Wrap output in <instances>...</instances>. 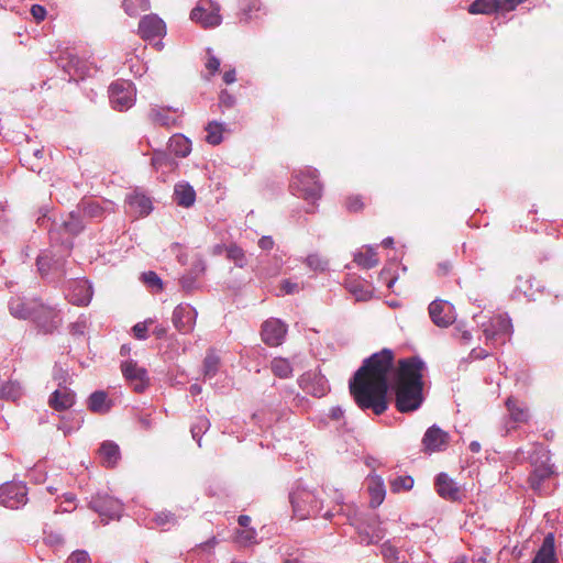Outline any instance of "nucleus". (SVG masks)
I'll return each mask as SVG.
<instances>
[{"label":"nucleus","mask_w":563,"mask_h":563,"mask_svg":"<svg viewBox=\"0 0 563 563\" xmlns=\"http://www.w3.org/2000/svg\"><path fill=\"white\" fill-rule=\"evenodd\" d=\"M31 14L37 21H43L46 16V9L40 4H33L31 7Z\"/></svg>","instance_id":"obj_58"},{"label":"nucleus","mask_w":563,"mask_h":563,"mask_svg":"<svg viewBox=\"0 0 563 563\" xmlns=\"http://www.w3.org/2000/svg\"><path fill=\"white\" fill-rule=\"evenodd\" d=\"M274 245V241L271 236H263L258 241V246L262 250H271Z\"/></svg>","instance_id":"obj_64"},{"label":"nucleus","mask_w":563,"mask_h":563,"mask_svg":"<svg viewBox=\"0 0 563 563\" xmlns=\"http://www.w3.org/2000/svg\"><path fill=\"white\" fill-rule=\"evenodd\" d=\"M98 455L101 464L106 467H113L121 459L120 448L113 441L102 442Z\"/></svg>","instance_id":"obj_25"},{"label":"nucleus","mask_w":563,"mask_h":563,"mask_svg":"<svg viewBox=\"0 0 563 563\" xmlns=\"http://www.w3.org/2000/svg\"><path fill=\"white\" fill-rule=\"evenodd\" d=\"M66 299L76 306H86L92 297V287L86 279L75 278L64 287Z\"/></svg>","instance_id":"obj_12"},{"label":"nucleus","mask_w":563,"mask_h":563,"mask_svg":"<svg viewBox=\"0 0 563 563\" xmlns=\"http://www.w3.org/2000/svg\"><path fill=\"white\" fill-rule=\"evenodd\" d=\"M169 150L176 156L186 157L191 152V142L181 134H175L169 140Z\"/></svg>","instance_id":"obj_32"},{"label":"nucleus","mask_w":563,"mask_h":563,"mask_svg":"<svg viewBox=\"0 0 563 563\" xmlns=\"http://www.w3.org/2000/svg\"><path fill=\"white\" fill-rule=\"evenodd\" d=\"M150 0H124L123 8L126 14L130 16H136L140 12L147 11L150 9Z\"/></svg>","instance_id":"obj_39"},{"label":"nucleus","mask_w":563,"mask_h":563,"mask_svg":"<svg viewBox=\"0 0 563 563\" xmlns=\"http://www.w3.org/2000/svg\"><path fill=\"white\" fill-rule=\"evenodd\" d=\"M23 395V388L18 382L5 380L1 385L0 399L16 401Z\"/></svg>","instance_id":"obj_34"},{"label":"nucleus","mask_w":563,"mask_h":563,"mask_svg":"<svg viewBox=\"0 0 563 563\" xmlns=\"http://www.w3.org/2000/svg\"><path fill=\"white\" fill-rule=\"evenodd\" d=\"M170 164V158L165 152L155 151L152 157V165L154 168H159L164 165Z\"/></svg>","instance_id":"obj_49"},{"label":"nucleus","mask_w":563,"mask_h":563,"mask_svg":"<svg viewBox=\"0 0 563 563\" xmlns=\"http://www.w3.org/2000/svg\"><path fill=\"white\" fill-rule=\"evenodd\" d=\"M289 500L292 506L295 517L305 520L311 516L319 514L322 509L320 501L313 492L297 487L289 494Z\"/></svg>","instance_id":"obj_5"},{"label":"nucleus","mask_w":563,"mask_h":563,"mask_svg":"<svg viewBox=\"0 0 563 563\" xmlns=\"http://www.w3.org/2000/svg\"><path fill=\"white\" fill-rule=\"evenodd\" d=\"M153 319H146L145 321L143 322H139L136 323L132 330H133V334L134 336L137 339V340H145L147 338V331H148V327L151 324H153Z\"/></svg>","instance_id":"obj_46"},{"label":"nucleus","mask_w":563,"mask_h":563,"mask_svg":"<svg viewBox=\"0 0 563 563\" xmlns=\"http://www.w3.org/2000/svg\"><path fill=\"white\" fill-rule=\"evenodd\" d=\"M551 474H552V470L549 465H541V466L536 467L529 476L530 486L534 490L540 489L542 482L545 478L550 477Z\"/></svg>","instance_id":"obj_36"},{"label":"nucleus","mask_w":563,"mask_h":563,"mask_svg":"<svg viewBox=\"0 0 563 563\" xmlns=\"http://www.w3.org/2000/svg\"><path fill=\"white\" fill-rule=\"evenodd\" d=\"M333 500L335 506L328 509L323 514V518L332 520L336 516L345 517L346 522L355 528L362 544L377 543L385 537L386 530L376 515L361 514L354 505L344 504L343 495L338 490L334 492Z\"/></svg>","instance_id":"obj_2"},{"label":"nucleus","mask_w":563,"mask_h":563,"mask_svg":"<svg viewBox=\"0 0 563 563\" xmlns=\"http://www.w3.org/2000/svg\"><path fill=\"white\" fill-rule=\"evenodd\" d=\"M142 280L151 288H156L157 290L163 289V283L158 275L154 272H146L142 274Z\"/></svg>","instance_id":"obj_47"},{"label":"nucleus","mask_w":563,"mask_h":563,"mask_svg":"<svg viewBox=\"0 0 563 563\" xmlns=\"http://www.w3.org/2000/svg\"><path fill=\"white\" fill-rule=\"evenodd\" d=\"M454 336L461 339L464 343H468L472 340V333L462 324H457L454 328Z\"/></svg>","instance_id":"obj_56"},{"label":"nucleus","mask_w":563,"mask_h":563,"mask_svg":"<svg viewBox=\"0 0 563 563\" xmlns=\"http://www.w3.org/2000/svg\"><path fill=\"white\" fill-rule=\"evenodd\" d=\"M86 329V320L79 319L70 324V333L74 335H82Z\"/></svg>","instance_id":"obj_60"},{"label":"nucleus","mask_w":563,"mask_h":563,"mask_svg":"<svg viewBox=\"0 0 563 563\" xmlns=\"http://www.w3.org/2000/svg\"><path fill=\"white\" fill-rule=\"evenodd\" d=\"M219 364L220 358L213 353H208L203 361L205 378H212L219 369Z\"/></svg>","instance_id":"obj_41"},{"label":"nucleus","mask_w":563,"mask_h":563,"mask_svg":"<svg viewBox=\"0 0 563 563\" xmlns=\"http://www.w3.org/2000/svg\"><path fill=\"white\" fill-rule=\"evenodd\" d=\"M190 19L203 27H214L221 24L220 5L212 0H199L191 10Z\"/></svg>","instance_id":"obj_8"},{"label":"nucleus","mask_w":563,"mask_h":563,"mask_svg":"<svg viewBox=\"0 0 563 563\" xmlns=\"http://www.w3.org/2000/svg\"><path fill=\"white\" fill-rule=\"evenodd\" d=\"M531 563H558L553 533H548L544 537L543 542Z\"/></svg>","instance_id":"obj_24"},{"label":"nucleus","mask_w":563,"mask_h":563,"mask_svg":"<svg viewBox=\"0 0 563 563\" xmlns=\"http://www.w3.org/2000/svg\"><path fill=\"white\" fill-rule=\"evenodd\" d=\"M205 271H206L205 261L202 258H198L194 262L190 274H192L194 276H196L198 278L200 275H202L205 273Z\"/></svg>","instance_id":"obj_59"},{"label":"nucleus","mask_w":563,"mask_h":563,"mask_svg":"<svg viewBox=\"0 0 563 563\" xmlns=\"http://www.w3.org/2000/svg\"><path fill=\"white\" fill-rule=\"evenodd\" d=\"M239 541L243 544H252L256 542V531L253 528H247L239 533Z\"/></svg>","instance_id":"obj_51"},{"label":"nucleus","mask_w":563,"mask_h":563,"mask_svg":"<svg viewBox=\"0 0 563 563\" xmlns=\"http://www.w3.org/2000/svg\"><path fill=\"white\" fill-rule=\"evenodd\" d=\"M66 563H90L89 554L84 550L74 551Z\"/></svg>","instance_id":"obj_50"},{"label":"nucleus","mask_w":563,"mask_h":563,"mask_svg":"<svg viewBox=\"0 0 563 563\" xmlns=\"http://www.w3.org/2000/svg\"><path fill=\"white\" fill-rule=\"evenodd\" d=\"M84 422V417L80 413L69 412L60 418V422L57 426L58 430L63 431L65 435L78 430Z\"/></svg>","instance_id":"obj_33"},{"label":"nucleus","mask_w":563,"mask_h":563,"mask_svg":"<svg viewBox=\"0 0 563 563\" xmlns=\"http://www.w3.org/2000/svg\"><path fill=\"white\" fill-rule=\"evenodd\" d=\"M287 327L279 319H268L262 325V339L269 346H278L283 343Z\"/></svg>","instance_id":"obj_19"},{"label":"nucleus","mask_w":563,"mask_h":563,"mask_svg":"<svg viewBox=\"0 0 563 563\" xmlns=\"http://www.w3.org/2000/svg\"><path fill=\"white\" fill-rule=\"evenodd\" d=\"M89 506L92 510L98 512L100 517L107 519H119L123 511L122 503L108 494L98 493L92 496Z\"/></svg>","instance_id":"obj_11"},{"label":"nucleus","mask_w":563,"mask_h":563,"mask_svg":"<svg viewBox=\"0 0 563 563\" xmlns=\"http://www.w3.org/2000/svg\"><path fill=\"white\" fill-rule=\"evenodd\" d=\"M450 435L437 424L431 426L422 438L423 450L428 453L444 451L449 444Z\"/></svg>","instance_id":"obj_18"},{"label":"nucleus","mask_w":563,"mask_h":563,"mask_svg":"<svg viewBox=\"0 0 563 563\" xmlns=\"http://www.w3.org/2000/svg\"><path fill=\"white\" fill-rule=\"evenodd\" d=\"M428 311L430 319L439 328H448L456 319L454 306L446 300H433L429 305Z\"/></svg>","instance_id":"obj_13"},{"label":"nucleus","mask_w":563,"mask_h":563,"mask_svg":"<svg viewBox=\"0 0 563 563\" xmlns=\"http://www.w3.org/2000/svg\"><path fill=\"white\" fill-rule=\"evenodd\" d=\"M224 131L223 124L218 123L217 121L210 122L206 128V141L209 144L218 145L222 142V133Z\"/></svg>","instance_id":"obj_38"},{"label":"nucleus","mask_w":563,"mask_h":563,"mask_svg":"<svg viewBox=\"0 0 563 563\" xmlns=\"http://www.w3.org/2000/svg\"><path fill=\"white\" fill-rule=\"evenodd\" d=\"M434 485L439 496L444 499L457 501L463 496L460 486L446 473H440Z\"/></svg>","instance_id":"obj_21"},{"label":"nucleus","mask_w":563,"mask_h":563,"mask_svg":"<svg viewBox=\"0 0 563 563\" xmlns=\"http://www.w3.org/2000/svg\"><path fill=\"white\" fill-rule=\"evenodd\" d=\"M196 279H197V277L190 273L187 275H184L180 278V285H181L183 289L186 290L187 292L192 291L196 288Z\"/></svg>","instance_id":"obj_54"},{"label":"nucleus","mask_w":563,"mask_h":563,"mask_svg":"<svg viewBox=\"0 0 563 563\" xmlns=\"http://www.w3.org/2000/svg\"><path fill=\"white\" fill-rule=\"evenodd\" d=\"M354 262L362 268L375 267L379 260L376 249L371 245H365L354 254Z\"/></svg>","instance_id":"obj_30"},{"label":"nucleus","mask_w":563,"mask_h":563,"mask_svg":"<svg viewBox=\"0 0 563 563\" xmlns=\"http://www.w3.org/2000/svg\"><path fill=\"white\" fill-rule=\"evenodd\" d=\"M87 406L90 411L102 415L111 409L112 401L108 398L106 391L96 390L89 396Z\"/></svg>","instance_id":"obj_29"},{"label":"nucleus","mask_w":563,"mask_h":563,"mask_svg":"<svg viewBox=\"0 0 563 563\" xmlns=\"http://www.w3.org/2000/svg\"><path fill=\"white\" fill-rule=\"evenodd\" d=\"M123 377L136 393H143L150 385L147 371L130 360L121 364Z\"/></svg>","instance_id":"obj_14"},{"label":"nucleus","mask_w":563,"mask_h":563,"mask_svg":"<svg viewBox=\"0 0 563 563\" xmlns=\"http://www.w3.org/2000/svg\"><path fill=\"white\" fill-rule=\"evenodd\" d=\"M197 311L189 303H179L173 311L172 322L180 333H190L196 324Z\"/></svg>","instance_id":"obj_16"},{"label":"nucleus","mask_w":563,"mask_h":563,"mask_svg":"<svg viewBox=\"0 0 563 563\" xmlns=\"http://www.w3.org/2000/svg\"><path fill=\"white\" fill-rule=\"evenodd\" d=\"M154 521L157 527H161L162 529L165 530L176 523V518L172 512L162 511L155 515Z\"/></svg>","instance_id":"obj_44"},{"label":"nucleus","mask_w":563,"mask_h":563,"mask_svg":"<svg viewBox=\"0 0 563 563\" xmlns=\"http://www.w3.org/2000/svg\"><path fill=\"white\" fill-rule=\"evenodd\" d=\"M363 201L360 196L349 197L346 200V208L349 211L356 212L363 208Z\"/></svg>","instance_id":"obj_55"},{"label":"nucleus","mask_w":563,"mask_h":563,"mask_svg":"<svg viewBox=\"0 0 563 563\" xmlns=\"http://www.w3.org/2000/svg\"><path fill=\"white\" fill-rule=\"evenodd\" d=\"M139 33L145 40L161 37L166 33L164 21L156 14H148L141 19Z\"/></svg>","instance_id":"obj_20"},{"label":"nucleus","mask_w":563,"mask_h":563,"mask_svg":"<svg viewBox=\"0 0 563 563\" xmlns=\"http://www.w3.org/2000/svg\"><path fill=\"white\" fill-rule=\"evenodd\" d=\"M40 273L45 276L51 271V258L48 255L43 254L37 257L36 261Z\"/></svg>","instance_id":"obj_53"},{"label":"nucleus","mask_w":563,"mask_h":563,"mask_svg":"<svg viewBox=\"0 0 563 563\" xmlns=\"http://www.w3.org/2000/svg\"><path fill=\"white\" fill-rule=\"evenodd\" d=\"M227 256L239 267H243L245 265V254L243 250L236 245H230L227 247Z\"/></svg>","instance_id":"obj_43"},{"label":"nucleus","mask_w":563,"mask_h":563,"mask_svg":"<svg viewBox=\"0 0 563 563\" xmlns=\"http://www.w3.org/2000/svg\"><path fill=\"white\" fill-rule=\"evenodd\" d=\"M507 409L510 413L511 419L515 422H526L529 418V412L526 407H520L517 401L512 398H508L506 401Z\"/></svg>","instance_id":"obj_37"},{"label":"nucleus","mask_w":563,"mask_h":563,"mask_svg":"<svg viewBox=\"0 0 563 563\" xmlns=\"http://www.w3.org/2000/svg\"><path fill=\"white\" fill-rule=\"evenodd\" d=\"M258 10H260L258 0H252L247 7L242 8V12H243L244 19L245 20L251 19L252 18V12L253 11H258Z\"/></svg>","instance_id":"obj_61"},{"label":"nucleus","mask_w":563,"mask_h":563,"mask_svg":"<svg viewBox=\"0 0 563 563\" xmlns=\"http://www.w3.org/2000/svg\"><path fill=\"white\" fill-rule=\"evenodd\" d=\"M271 368L280 378H288L292 375V366L287 358L275 357L271 363Z\"/></svg>","instance_id":"obj_35"},{"label":"nucleus","mask_w":563,"mask_h":563,"mask_svg":"<svg viewBox=\"0 0 563 563\" xmlns=\"http://www.w3.org/2000/svg\"><path fill=\"white\" fill-rule=\"evenodd\" d=\"M27 489L22 483L9 482L0 486V504L10 509H18L27 501Z\"/></svg>","instance_id":"obj_10"},{"label":"nucleus","mask_w":563,"mask_h":563,"mask_svg":"<svg viewBox=\"0 0 563 563\" xmlns=\"http://www.w3.org/2000/svg\"><path fill=\"white\" fill-rule=\"evenodd\" d=\"M379 280L384 282L387 286V288H391L394 286V284L396 283V277H390L389 276V271L384 268L382 269L380 274H379Z\"/></svg>","instance_id":"obj_62"},{"label":"nucleus","mask_w":563,"mask_h":563,"mask_svg":"<svg viewBox=\"0 0 563 563\" xmlns=\"http://www.w3.org/2000/svg\"><path fill=\"white\" fill-rule=\"evenodd\" d=\"M394 360V352L383 349L366 358L356 371L350 380V391L361 409H372L377 416L387 410L390 378L395 385L398 411L411 412L421 407L424 362L417 356L402 358L395 368Z\"/></svg>","instance_id":"obj_1"},{"label":"nucleus","mask_w":563,"mask_h":563,"mask_svg":"<svg viewBox=\"0 0 563 563\" xmlns=\"http://www.w3.org/2000/svg\"><path fill=\"white\" fill-rule=\"evenodd\" d=\"M125 202L130 210L137 217L147 216L153 209L151 199L139 191L129 194L125 198Z\"/></svg>","instance_id":"obj_23"},{"label":"nucleus","mask_w":563,"mask_h":563,"mask_svg":"<svg viewBox=\"0 0 563 563\" xmlns=\"http://www.w3.org/2000/svg\"><path fill=\"white\" fill-rule=\"evenodd\" d=\"M147 117L154 124L166 128L175 125L177 120L175 117V111L172 112L169 108H163L158 106L151 107Z\"/></svg>","instance_id":"obj_28"},{"label":"nucleus","mask_w":563,"mask_h":563,"mask_svg":"<svg viewBox=\"0 0 563 563\" xmlns=\"http://www.w3.org/2000/svg\"><path fill=\"white\" fill-rule=\"evenodd\" d=\"M306 264L308 265L309 268H311L313 271H320V272L325 271L328 267V261L324 260L319 254L308 255L306 258Z\"/></svg>","instance_id":"obj_45"},{"label":"nucleus","mask_w":563,"mask_h":563,"mask_svg":"<svg viewBox=\"0 0 563 563\" xmlns=\"http://www.w3.org/2000/svg\"><path fill=\"white\" fill-rule=\"evenodd\" d=\"M282 290L285 294H294L299 290V285L297 283H292L290 280H284L282 283Z\"/></svg>","instance_id":"obj_63"},{"label":"nucleus","mask_w":563,"mask_h":563,"mask_svg":"<svg viewBox=\"0 0 563 563\" xmlns=\"http://www.w3.org/2000/svg\"><path fill=\"white\" fill-rule=\"evenodd\" d=\"M31 321L44 333H53L60 325L62 318L55 308L38 300Z\"/></svg>","instance_id":"obj_9"},{"label":"nucleus","mask_w":563,"mask_h":563,"mask_svg":"<svg viewBox=\"0 0 563 563\" xmlns=\"http://www.w3.org/2000/svg\"><path fill=\"white\" fill-rule=\"evenodd\" d=\"M235 103V98L228 91H222L219 98V104L224 108H231Z\"/></svg>","instance_id":"obj_57"},{"label":"nucleus","mask_w":563,"mask_h":563,"mask_svg":"<svg viewBox=\"0 0 563 563\" xmlns=\"http://www.w3.org/2000/svg\"><path fill=\"white\" fill-rule=\"evenodd\" d=\"M84 229L82 216L77 209V211H71L58 227L55 224V228L49 230V239L54 243H60L65 251L69 252L74 245L73 238Z\"/></svg>","instance_id":"obj_4"},{"label":"nucleus","mask_w":563,"mask_h":563,"mask_svg":"<svg viewBox=\"0 0 563 563\" xmlns=\"http://www.w3.org/2000/svg\"><path fill=\"white\" fill-rule=\"evenodd\" d=\"M173 198L178 206L189 208L195 203L196 191L188 183L181 181L175 185Z\"/></svg>","instance_id":"obj_27"},{"label":"nucleus","mask_w":563,"mask_h":563,"mask_svg":"<svg viewBox=\"0 0 563 563\" xmlns=\"http://www.w3.org/2000/svg\"><path fill=\"white\" fill-rule=\"evenodd\" d=\"M210 428V421L206 417H198L196 422L191 426L192 439L197 441L198 446H201V437Z\"/></svg>","instance_id":"obj_40"},{"label":"nucleus","mask_w":563,"mask_h":563,"mask_svg":"<svg viewBox=\"0 0 563 563\" xmlns=\"http://www.w3.org/2000/svg\"><path fill=\"white\" fill-rule=\"evenodd\" d=\"M366 485L371 496V506L375 508L379 506L385 499L386 489L384 481L378 475H372L367 477Z\"/></svg>","instance_id":"obj_26"},{"label":"nucleus","mask_w":563,"mask_h":563,"mask_svg":"<svg viewBox=\"0 0 563 563\" xmlns=\"http://www.w3.org/2000/svg\"><path fill=\"white\" fill-rule=\"evenodd\" d=\"M393 493H400L402 490H410L413 486V478L411 476H397L389 482Z\"/></svg>","instance_id":"obj_42"},{"label":"nucleus","mask_w":563,"mask_h":563,"mask_svg":"<svg viewBox=\"0 0 563 563\" xmlns=\"http://www.w3.org/2000/svg\"><path fill=\"white\" fill-rule=\"evenodd\" d=\"M292 195L307 201H316L321 197L322 185L318 179V170L305 167L296 172L289 185Z\"/></svg>","instance_id":"obj_3"},{"label":"nucleus","mask_w":563,"mask_h":563,"mask_svg":"<svg viewBox=\"0 0 563 563\" xmlns=\"http://www.w3.org/2000/svg\"><path fill=\"white\" fill-rule=\"evenodd\" d=\"M526 0H475L470 7L472 14H492L499 11H511Z\"/></svg>","instance_id":"obj_15"},{"label":"nucleus","mask_w":563,"mask_h":563,"mask_svg":"<svg viewBox=\"0 0 563 563\" xmlns=\"http://www.w3.org/2000/svg\"><path fill=\"white\" fill-rule=\"evenodd\" d=\"M38 299L26 298L22 296H13L8 301V309L10 314L20 320H31L37 307Z\"/></svg>","instance_id":"obj_17"},{"label":"nucleus","mask_w":563,"mask_h":563,"mask_svg":"<svg viewBox=\"0 0 563 563\" xmlns=\"http://www.w3.org/2000/svg\"><path fill=\"white\" fill-rule=\"evenodd\" d=\"M135 95L133 84L128 80H117L109 87L110 103L118 111L130 109L135 102Z\"/></svg>","instance_id":"obj_7"},{"label":"nucleus","mask_w":563,"mask_h":563,"mask_svg":"<svg viewBox=\"0 0 563 563\" xmlns=\"http://www.w3.org/2000/svg\"><path fill=\"white\" fill-rule=\"evenodd\" d=\"M479 316L475 314V321L481 324L485 334L486 341L493 344H504L506 339L512 332L511 320L507 314H497L489 319L487 322H481Z\"/></svg>","instance_id":"obj_6"},{"label":"nucleus","mask_w":563,"mask_h":563,"mask_svg":"<svg viewBox=\"0 0 563 563\" xmlns=\"http://www.w3.org/2000/svg\"><path fill=\"white\" fill-rule=\"evenodd\" d=\"M350 291L356 296L357 300H367L371 298L372 291L364 288L360 284H351L349 285Z\"/></svg>","instance_id":"obj_48"},{"label":"nucleus","mask_w":563,"mask_h":563,"mask_svg":"<svg viewBox=\"0 0 563 563\" xmlns=\"http://www.w3.org/2000/svg\"><path fill=\"white\" fill-rule=\"evenodd\" d=\"M211 48L207 49L208 60L206 63V68L209 70L211 75H214L220 68V59L211 54Z\"/></svg>","instance_id":"obj_52"},{"label":"nucleus","mask_w":563,"mask_h":563,"mask_svg":"<svg viewBox=\"0 0 563 563\" xmlns=\"http://www.w3.org/2000/svg\"><path fill=\"white\" fill-rule=\"evenodd\" d=\"M78 210L82 217L90 219H101L106 214V208L99 201L92 199L82 200L78 205Z\"/></svg>","instance_id":"obj_31"},{"label":"nucleus","mask_w":563,"mask_h":563,"mask_svg":"<svg viewBox=\"0 0 563 563\" xmlns=\"http://www.w3.org/2000/svg\"><path fill=\"white\" fill-rule=\"evenodd\" d=\"M76 402V394L66 386H59L48 399L49 406L57 410L63 411L71 408Z\"/></svg>","instance_id":"obj_22"}]
</instances>
